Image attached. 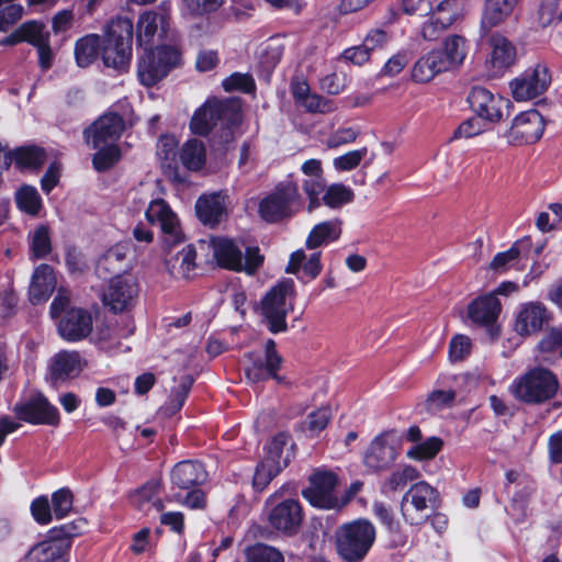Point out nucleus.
Returning a JSON list of instances; mask_svg holds the SVG:
<instances>
[{
  "mask_svg": "<svg viewBox=\"0 0 562 562\" xmlns=\"http://www.w3.org/2000/svg\"><path fill=\"white\" fill-rule=\"evenodd\" d=\"M240 123L241 106L238 100L210 99L195 110L190 121V130L200 136L216 131L221 143L227 144L234 139V131Z\"/></svg>",
  "mask_w": 562,
  "mask_h": 562,
  "instance_id": "1",
  "label": "nucleus"
},
{
  "mask_svg": "<svg viewBox=\"0 0 562 562\" xmlns=\"http://www.w3.org/2000/svg\"><path fill=\"white\" fill-rule=\"evenodd\" d=\"M376 539L374 525L364 518L342 524L335 531L338 557L345 562H362Z\"/></svg>",
  "mask_w": 562,
  "mask_h": 562,
  "instance_id": "2",
  "label": "nucleus"
},
{
  "mask_svg": "<svg viewBox=\"0 0 562 562\" xmlns=\"http://www.w3.org/2000/svg\"><path fill=\"white\" fill-rule=\"evenodd\" d=\"M559 387L555 373L543 367H536L517 376L509 385V392L526 404H542L553 398Z\"/></svg>",
  "mask_w": 562,
  "mask_h": 562,
  "instance_id": "3",
  "label": "nucleus"
},
{
  "mask_svg": "<svg viewBox=\"0 0 562 562\" xmlns=\"http://www.w3.org/2000/svg\"><path fill=\"white\" fill-rule=\"evenodd\" d=\"M133 22L126 16L113 19L106 26L102 58L108 67L124 69L132 58Z\"/></svg>",
  "mask_w": 562,
  "mask_h": 562,
  "instance_id": "4",
  "label": "nucleus"
},
{
  "mask_svg": "<svg viewBox=\"0 0 562 562\" xmlns=\"http://www.w3.org/2000/svg\"><path fill=\"white\" fill-rule=\"evenodd\" d=\"M294 282L285 279L270 289L261 300V315L272 334L288 329L286 316L293 311Z\"/></svg>",
  "mask_w": 562,
  "mask_h": 562,
  "instance_id": "5",
  "label": "nucleus"
},
{
  "mask_svg": "<svg viewBox=\"0 0 562 562\" xmlns=\"http://www.w3.org/2000/svg\"><path fill=\"white\" fill-rule=\"evenodd\" d=\"M301 206L297 184L292 180L278 183L273 191L259 203V215L269 223H277L292 217Z\"/></svg>",
  "mask_w": 562,
  "mask_h": 562,
  "instance_id": "6",
  "label": "nucleus"
},
{
  "mask_svg": "<svg viewBox=\"0 0 562 562\" xmlns=\"http://www.w3.org/2000/svg\"><path fill=\"white\" fill-rule=\"evenodd\" d=\"M211 247L218 266L228 270L245 271L251 276L263 262V256L260 255L258 247L246 248L244 256L240 246L226 237L213 238Z\"/></svg>",
  "mask_w": 562,
  "mask_h": 562,
  "instance_id": "7",
  "label": "nucleus"
},
{
  "mask_svg": "<svg viewBox=\"0 0 562 562\" xmlns=\"http://www.w3.org/2000/svg\"><path fill=\"white\" fill-rule=\"evenodd\" d=\"M180 61L178 49L171 46H159L155 49L145 48L139 58L137 76L143 86L153 87Z\"/></svg>",
  "mask_w": 562,
  "mask_h": 562,
  "instance_id": "8",
  "label": "nucleus"
},
{
  "mask_svg": "<svg viewBox=\"0 0 562 562\" xmlns=\"http://www.w3.org/2000/svg\"><path fill=\"white\" fill-rule=\"evenodd\" d=\"M337 485L338 476L334 472L317 470L310 476V485L302 491V495L316 508L340 509L349 502V497H338Z\"/></svg>",
  "mask_w": 562,
  "mask_h": 562,
  "instance_id": "9",
  "label": "nucleus"
},
{
  "mask_svg": "<svg viewBox=\"0 0 562 562\" xmlns=\"http://www.w3.org/2000/svg\"><path fill=\"white\" fill-rule=\"evenodd\" d=\"M438 493L436 488L425 481L413 484L403 495L401 501V513L404 520L418 526L429 517L428 509L437 506Z\"/></svg>",
  "mask_w": 562,
  "mask_h": 562,
  "instance_id": "10",
  "label": "nucleus"
},
{
  "mask_svg": "<svg viewBox=\"0 0 562 562\" xmlns=\"http://www.w3.org/2000/svg\"><path fill=\"white\" fill-rule=\"evenodd\" d=\"M468 101L473 112L490 122H499L510 114L512 102L483 87L472 88Z\"/></svg>",
  "mask_w": 562,
  "mask_h": 562,
  "instance_id": "11",
  "label": "nucleus"
},
{
  "mask_svg": "<svg viewBox=\"0 0 562 562\" xmlns=\"http://www.w3.org/2000/svg\"><path fill=\"white\" fill-rule=\"evenodd\" d=\"M13 412L20 420L32 425L57 426L60 419L57 407L41 393L18 402Z\"/></svg>",
  "mask_w": 562,
  "mask_h": 562,
  "instance_id": "12",
  "label": "nucleus"
},
{
  "mask_svg": "<svg viewBox=\"0 0 562 562\" xmlns=\"http://www.w3.org/2000/svg\"><path fill=\"white\" fill-rule=\"evenodd\" d=\"M551 83V74L544 64H537L510 82L516 101H528L542 94Z\"/></svg>",
  "mask_w": 562,
  "mask_h": 562,
  "instance_id": "13",
  "label": "nucleus"
},
{
  "mask_svg": "<svg viewBox=\"0 0 562 562\" xmlns=\"http://www.w3.org/2000/svg\"><path fill=\"white\" fill-rule=\"evenodd\" d=\"M138 284L131 274H119L110 280L103 293V302L113 312H123L131 308L138 296Z\"/></svg>",
  "mask_w": 562,
  "mask_h": 562,
  "instance_id": "14",
  "label": "nucleus"
},
{
  "mask_svg": "<svg viewBox=\"0 0 562 562\" xmlns=\"http://www.w3.org/2000/svg\"><path fill=\"white\" fill-rule=\"evenodd\" d=\"M543 131L542 115L537 110H529L515 116L505 137L509 144L515 146L532 144L541 138Z\"/></svg>",
  "mask_w": 562,
  "mask_h": 562,
  "instance_id": "15",
  "label": "nucleus"
},
{
  "mask_svg": "<svg viewBox=\"0 0 562 562\" xmlns=\"http://www.w3.org/2000/svg\"><path fill=\"white\" fill-rule=\"evenodd\" d=\"M125 130L123 117L114 112L101 115L88 128L85 130V138L92 148L115 144Z\"/></svg>",
  "mask_w": 562,
  "mask_h": 562,
  "instance_id": "16",
  "label": "nucleus"
},
{
  "mask_svg": "<svg viewBox=\"0 0 562 562\" xmlns=\"http://www.w3.org/2000/svg\"><path fill=\"white\" fill-rule=\"evenodd\" d=\"M303 521V512L300 503L288 498L274 505L268 515L269 526L285 536L295 535Z\"/></svg>",
  "mask_w": 562,
  "mask_h": 562,
  "instance_id": "17",
  "label": "nucleus"
},
{
  "mask_svg": "<svg viewBox=\"0 0 562 562\" xmlns=\"http://www.w3.org/2000/svg\"><path fill=\"white\" fill-rule=\"evenodd\" d=\"M145 216L150 224L160 227L166 241L177 243L182 239L179 217L165 200H153L145 212Z\"/></svg>",
  "mask_w": 562,
  "mask_h": 562,
  "instance_id": "18",
  "label": "nucleus"
},
{
  "mask_svg": "<svg viewBox=\"0 0 562 562\" xmlns=\"http://www.w3.org/2000/svg\"><path fill=\"white\" fill-rule=\"evenodd\" d=\"M396 442L391 432L376 436L364 454V463L372 470L389 468L397 458Z\"/></svg>",
  "mask_w": 562,
  "mask_h": 562,
  "instance_id": "19",
  "label": "nucleus"
},
{
  "mask_svg": "<svg viewBox=\"0 0 562 562\" xmlns=\"http://www.w3.org/2000/svg\"><path fill=\"white\" fill-rule=\"evenodd\" d=\"M92 330V316L83 308H70L58 323V333L67 341L86 338Z\"/></svg>",
  "mask_w": 562,
  "mask_h": 562,
  "instance_id": "20",
  "label": "nucleus"
},
{
  "mask_svg": "<svg viewBox=\"0 0 562 562\" xmlns=\"http://www.w3.org/2000/svg\"><path fill=\"white\" fill-rule=\"evenodd\" d=\"M519 3L508 0H483V7L480 18L481 37L504 24L514 13Z\"/></svg>",
  "mask_w": 562,
  "mask_h": 562,
  "instance_id": "21",
  "label": "nucleus"
},
{
  "mask_svg": "<svg viewBox=\"0 0 562 562\" xmlns=\"http://www.w3.org/2000/svg\"><path fill=\"white\" fill-rule=\"evenodd\" d=\"M548 319L549 313L542 303L528 302L517 313L515 330L520 336H528L540 331Z\"/></svg>",
  "mask_w": 562,
  "mask_h": 562,
  "instance_id": "22",
  "label": "nucleus"
},
{
  "mask_svg": "<svg viewBox=\"0 0 562 562\" xmlns=\"http://www.w3.org/2000/svg\"><path fill=\"white\" fill-rule=\"evenodd\" d=\"M195 213L204 225L214 227L226 216L225 195L221 192L202 194L195 202Z\"/></svg>",
  "mask_w": 562,
  "mask_h": 562,
  "instance_id": "23",
  "label": "nucleus"
},
{
  "mask_svg": "<svg viewBox=\"0 0 562 562\" xmlns=\"http://www.w3.org/2000/svg\"><path fill=\"white\" fill-rule=\"evenodd\" d=\"M171 482L180 490L202 485L207 480V472L202 463L193 460L178 462L171 471Z\"/></svg>",
  "mask_w": 562,
  "mask_h": 562,
  "instance_id": "24",
  "label": "nucleus"
},
{
  "mask_svg": "<svg viewBox=\"0 0 562 562\" xmlns=\"http://www.w3.org/2000/svg\"><path fill=\"white\" fill-rule=\"evenodd\" d=\"M83 361L77 351L57 352L49 362V373L55 382L77 376L83 369Z\"/></svg>",
  "mask_w": 562,
  "mask_h": 562,
  "instance_id": "25",
  "label": "nucleus"
},
{
  "mask_svg": "<svg viewBox=\"0 0 562 562\" xmlns=\"http://www.w3.org/2000/svg\"><path fill=\"white\" fill-rule=\"evenodd\" d=\"M501 302L495 293H488L474 300L468 307L469 318L481 326L493 325L499 313Z\"/></svg>",
  "mask_w": 562,
  "mask_h": 562,
  "instance_id": "26",
  "label": "nucleus"
},
{
  "mask_svg": "<svg viewBox=\"0 0 562 562\" xmlns=\"http://www.w3.org/2000/svg\"><path fill=\"white\" fill-rule=\"evenodd\" d=\"M342 224L344 222L339 217L317 223L310 231L305 240V247L314 250L337 241L342 233Z\"/></svg>",
  "mask_w": 562,
  "mask_h": 562,
  "instance_id": "27",
  "label": "nucleus"
},
{
  "mask_svg": "<svg viewBox=\"0 0 562 562\" xmlns=\"http://www.w3.org/2000/svg\"><path fill=\"white\" fill-rule=\"evenodd\" d=\"M56 288L54 270L46 263L40 265L33 272L29 288L30 301L40 304L48 300Z\"/></svg>",
  "mask_w": 562,
  "mask_h": 562,
  "instance_id": "28",
  "label": "nucleus"
},
{
  "mask_svg": "<svg viewBox=\"0 0 562 562\" xmlns=\"http://www.w3.org/2000/svg\"><path fill=\"white\" fill-rule=\"evenodd\" d=\"M449 71L440 55V49H432L423 55L414 64L412 78L419 83H426L432 80L437 75Z\"/></svg>",
  "mask_w": 562,
  "mask_h": 562,
  "instance_id": "29",
  "label": "nucleus"
},
{
  "mask_svg": "<svg viewBox=\"0 0 562 562\" xmlns=\"http://www.w3.org/2000/svg\"><path fill=\"white\" fill-rule=\"evenodd\" d=\"M490 61L494 68H508L515 63L516 47L503 34L493 33L488 38Z\"/></svg>",
  "mask_w": 562,
  "mask_h": 562,
  "instance_id": "30",
  "label": "nucleus"
},
{
  "mask_svg": "<svg viewBox=\"0 0 562 562\" xmlns=\"http://www.w3.org/2000/svg\"><path fill=\"white\" fill-rule=\"evenodd\" d=\"M168 14L165 12L147 11L140 14L137 22V40L140 45L151 44L154 36L160 30L166 33Z\"/></svg>",
  "mask_w": 562,
  "mask_h": 562,
  "instance_id": "31",
  "label": "nucleus"
},
{
  "mask_svg": "<svg viewBox=\"0 0 562 562\" xmlns=\"http://www.w3.org/2000/svg\"><path fill=\"white\" fill-rule=\"evenodd\" d=\"M130 248L125 244H116L108 249L97 262V272L99 274L120 273L130 268L127 254Z\"/></svg>",
  "mask_w": 562,
  "mask_h": 562,
  "instance_id": "32",
  "label": "nucleus"
},
{
  "mask_svg": "<svg viewBox=\"0 0 562 562\" xmlns=\"http://www.w3.org/2000/svg\"><path fill=\"white\" fill-rule=\"evenodd\" d=\"M69 548L68 542L57 541L53 535L34 544L25 554L24 562H55Z\"/></svg>",
  "mask_w": 562,
  "mask_h": 562,
  "instance_id": "33",
  "label": "nucleus"
},
{
  "mask_svg": "<svg viewBox=\"0 0 562 562\" xmlns=\"http://www.w3.org/2000/svg\"><path fill=\"white\" fill-rule=\"evenodd\" d=\"M468 54V45L464 36L452 34L446 37L443 48L440 49L441 58L450 70L461 66Z\"/></svg>",
  "mask_w": 562,
  "mask_h": 562,
  "instance_id": "34",
  "label": "nucleus"
},
{
  "mask_svg": "<svg viewBox=\"0 0 562 562\" xmlns=\"http://www.w3.org/2000/svg\"><path fill=\"white\" fill-rule=\"evenodd\" d=\"M321 256V251H316L306 258L304 250L299 249L291 254L285 271L296 274L302 269L310 279H316L323 269Z\"/></svg>",
  "mask_w": 562,
  "mask_h": 562,
  "instance_id": "35",
  "label": "nucleus"
},
{
  "mask_svg": "<svg viewBox=\"0 0 562 562\" xmlns=\"http://www.w3.org/2000/svg\"><path fill=\"white\" fill-rule=\"evenodd\" d=\"M180 160L191 171L201 170L206 161V149L202 140L188 139L181 147Z\"/></svg>",
  "mask_w": 562,
  "mask_h": 562,
  "instance_id": "36",
  "label": "nucleus"
},
{
  "mask_svg": "<svg viewBox=\"0 0 562 562\" xmlns=\"http://www.w3.org/2000/svg\"><path fill=\"white\" fill-rule=\"evenodd\" d=\"M159 488L160 483L158 481L147 482L132 496L133 504L143 510H148L150 507L155 508L156 512L162 510L164 503L158 497Z\"/></svg>",
  "mask_w": 562,
  "mask_h": 562,
  "instance_id": "37",
  "label": "nucleus"
},
{
  "mask_svg": "<svg viewBox=\"0 0 562 562\" xmlns=\"http://www.w3.org/2000/svg\"><path fill=\"white\" fill-rule=\"evenodd\" d=\"M100 52V37L97 34H89L76 42L75 57L79 67H88L98 57Z\"/></svg>",
  "mask_w": 562,
  "mask_h": 562,
  "instance_id": "38",
  "label": "nucleus"
},
{
  "mask_svg": "<svg viewBox=\"0 0 562 562\" xmlns=\"http://www.w3.org/2000/svg\"><path fill=\"white\" fill-rule=\"evenodd\" d=\"M355 193L352 189L344 183H333L325 188L321 198V204L329 209L337 210L353 201Z\"/></svg>",
  "mask_w": 562,
  "mask_h": 562,
  "instance_id": "39",
  "label": "nucleus"
},
{
  "mask_svg": "<svg viewBox=\"0 0 562 562\" xmlns=\"http://www.w3.org/2000/svg\"><path fill=\"white\" fill-rule=\"evenodd\" d=\"M12 155V161L21 169H38L46 159L45 150L37 146H24L16 148Z\"/></svg>",
  "mask_w": 562,
  "mask_h": 562,
  "instance_id": "40",
  "label": "nucleus"
},
{
  "mask_svg": "<svg viewBox=\"0 0 562 562\" xmlns=\"http://www.w3.org/2000/svg\"><path fill=\"white\" fill-rule=\"evenodd\" d=\"M429 13L441 16L453 25L464 16V0H436Z\"/></svg>",
  "mask_w": 562,
  "mask_h": 562,
  "instance_id": "41",
  "label": "nucleus"
},
{
  "mask_svg": "<svg viewBox=\"0 0 562 562\" xmlns=\"http://www.w3.org/2000/svg\"><path fill=\"white\" fill-rule=\"evenodd\" d=\"M289 440L290 436L284 432L276 435L267 445V457L263 461L273 462L280 465L281 470L285 468L290 461V454L285 453L284 456V448L289 443Z\"/></svg>",
  "mask_w": 562,
  "mask_h": 562,
  "instance_id": "42",
  "label": "nucleus"
},
{
  "mask_svg": "<svg viewBox=\"0 0 562 562\" xmlns=\"http://www.w3.org/2000/svg\"><path fill=\"white\" fill-rule=\"evenodd\" d=\"M245 562H284L283 554L274 547L255 543L245 549Z\"/></svg>",
  "mask_w": 562,
  "mask_h": 562,
  "instance_id": "43",
  "label": "nucleus"
},
{
  "mask_svg": "<svg viewBox=\"0 0 562 562\" xmlns=\"http://www.w3.org/2000/svg\"><path fill=\"white\" fill-rule=\"evenodd\" d=\"M442 448V440L438 437H429L423 442H417L407 450L406 457L416 461L430 460Z\"/></svg>",
  "mask_w": 562,
  "mask_h": 562,
  "instance_id": "44",
  "label": "nucleus"
},
{
  "mask_svg": "<svg viewBox=\"0 0 562 562\" xmlns=\"http://www.w3.org/2000/svg\"><path fill=\"white\" fill-rule=\"evenodd\" d=\"M192 384L193 379L190 375H187L181 380L178 387L172 391L168 402L162 407L165 415L172 416L182 408Z\"/></svg>",
  "mask_w": 562,
  "mask_h": 562,
  "instance_id": "45",
  "label": "nucleus"
},
{
  "mask_svg": "<svg viewBox=\"0 0 562 562\" xmlns=\"http://www.w3.org/2000/svg\"><path fill=\"white\" fill-rule=\"evenodd\" d=\"M330 418V409L321 407L307 415L302 424V429L308 437H315L327 427Z\"/></svg>",
  "mask_w": 562,
  "mask_h": 562,
  "instance_id": "46",
  "label": "nucleus"
},
{
  "mask_svg": "<svg viewBox=\"0 0 562 562\" xmlns=\"http://www.w3.org/2000/svg\"><path fill=\"white\" fill-rule=\"evenodd\" d=\"M92 164L95 170L105 171L114 166L121 157V150L116 144H108L97 148Z\"/></svg>",
  "mask_w": 562,
  "mask_h": 562,
  "instance_id": "47",
  "label": "nucleus"
},
{
  "mask_svg": "<svg viewBox=\"0 0 562 562\" xmlns=\"http://www.w3.org/2000/svg\"><path fill=\"white\" fill-rule=\"evenodd\" d=\"M427 19L420 25V36L428 42L437 41L452 25L434 13L426 14Z\"/></svg>",
  "mask_w": 562,
  "mask_h": 562,
  "instance_id": "48",
  "label": "nucleus"
},
{
  "mask_svg": "<svg viewBox=\"0 0 562 562\" xmlns=\"http://www.w3.org/2000/svg\"><path fill=\"white\" fill-rule=\"evenodd\" d=\"M31 251L35 259L47 256L52 250L49 231L46 226H38L30 236Z\"/></svg>",
  "mask_w": 562,
  "mask_h": 562,
  "instance_id": "49",
  "label": "nucleus"
},
{
  "mask_svg": "<svg viewBox=\"0 0 562 562\" xmlns=\"http://www.w3.org/2000/svg\"><path fill=\"white\" fill-rule=\"evenodd\" d=\"M303 190L308 199V211L312 212L313 210L321 206V194L324 193L326 188V180L324 176L318 177H312V178H305L303 180Z\"/></svg>",
  "mask_w": 562,
  "mask_h": 562,
  "instance_id": "50",
  "label": "nucleus"
},
{
  "mask_svg": "<svg viewBox=\"0 0 562 562\" xmlns=\"http://www.w3.org/2000/svg\"><path fill=\"white\" fill-rule=\"evenodd\" d=\"M18 206L31 214L35 215L41 207V196L34 187L24 186L16 192Z\"/></svg>",
  "mask_w": 562,
  "mask_h": 562,
  "instance_id": "51",
  "label": "nucleus"
},
{
  "mask_svg": "<svg viewBox=\"0 0 562 562\" xmlns=\"http://www.w3.org/2000/svg\"><path fill=\"white\" fill-rule=\"evenodd\" d=\"M44 24L37 21H27L21 24L18 30L23 42L37 46L49 38V34L44 32Z\"/></svg>",
  "mask_w": 562,
  "mask_h": 562,
  "instance_id": "52",
  "label": "nucleus"
},
{
  "mask_svg": "<svg viewBox=\"0 0 562 562\" xmlns=\"http://www.w3.org/2000/svg\"><path fill=\"white\" fill-rule=\"evenodd\" d=\"M134 333V326H131L126 329H124L122 333H119L116 328H111L109 326L104 328H100L98 331V344L100 345V348L112 351L113 349H116L120 345L119 338L120 337H127Z\"/></svg>",
  "mask_w": 562,
  "mask_h": 562,
  "instance_id": "53",
  "label": "nucleus"
},
{
  "mask_svg": "<svg viewBox=\"0 0 562 562\" xmlns=\"http://www.w3.org/2000/svg\"><path fill=\"white\" fill-rule=\"evenodd\" d=\"M419 475V471L416 468L407 464L392 472L385 481V486L391 491H396L405 486L408 482L417 480Z\"/></svg>",
  "mask_w": 562,
  "mask_h": 562,
  "instance_id": "54",
  "label": "nucleus"
},
{
  "mask_svg": "<svg viewBox=\"0 0 562 562\" xmlns=\"http://www.w3.org/2000/svg\"><path fill=\"white\" fill-rule=\"evenodd\" d=\"M72 503L74 495L70 490L63 487L54 492L52 495V508L55 517L57 519L66 517L72 508Z\"/></svg>",
  "mask_w": 562,
  "mask_h": 562,
  "instance_id": "55",
  "label": "nucleus"
},
{
  "mask_svg": "<svg viewBox=\"0 0 562 562\" xmlns=\"http://www.w3.org/2000/svg\"><path fill=\"white\" fill-rule=\"evenodd\" d=\"M521 256L520 243H515L505 251L494 256L490 263L491 269L495 271H505L510 268Z\"/></svg>",
  "mask_w": 562,
  "mask_h": 562,
  "instance_id": "56",
  "label": "nucleus"
},
{
  "mask_svg": "<svg viewBox=\"0 0 562 562\" xmlns=\"http://www.w3.org/2000/svg\"><path fill=\"white\" fill-rule=\"evenodd\" d=\"M225 0H182L183 10L187 14L201 16L215 12L222 7Z\"/></svg>",
  "mask_w": 562,
  "mask_h": 562,
  "instance_id": "57",
  "label": "nucleus"
},
{
  "mask_svg": "<svg viewBox=\"0 0 562 562\" xmlns=\"http://www.w3.org/2000/svg\"><path fill=\"white\" fill-rule=\"evenodd\" d=\"M454 398L456 392L452 390H435L428 395L425 406L429 413H437L442 408L451 406Z\"/></svg>",
  "mask_w": 562,
  "mask_h": 562,
  "instance_id": "58",
  "label": "nucleus"
},
{
  "mask_svg": "<svg viewBox=\"0 0 562 562\" xmlns=\"http://www.w3.org/2000/svg\"><path fill=\"white\" fill-rule=\"evenodd\" d=\"M225 91H243L249 93L255 88L254 79L248 74L234 72L223 80L222 83Z\"/></svg>",
  "mask_w": 562,
  "mask_h": 562,
  "instance_id": "59",
  "label": "nucleus"
},
{
  "mask_svg": "<svg viewBox=\"0 0 562 562\" xmlns=\"http://www.w3.org/2000/svg\"><path fill=\"white\" fill-rule=\"evenodd\" d=\"M368 149L366 147L350 150L334 159L333 165L336 170L349 171L358 167L361 160L367 156Z\"/></svg>",
  "mask_w": 562,
  "mask_h": 562,
  "instance_id": "60",
  "label": "nucleus"
},
{
  "mask_svg": "<svg viewBox=\"0 0 562 562\" xmlns=\"http://www.w3.org/2000/svg\"><path fill=\"white\" fill-rule=\"evenodd\" d=\"M280 465L273 462L262 461L258 464L254 475V486L258 490H263L269 482L280 473Z\"/></svg>",
  "mask_w": 562,
  "mask_h": 562,
  "instance_id": "61",
  "label": "nucleus"
},
{
  "mask_svg": "<svg viewBox=\"0 0 562 562\" xmlns=\"http://www.w3.org/2000/svg\"><path fill=\"white\" fill-rule=\"evenodd\" d=\"M372 512L389 532H400V522L395 519L392 509L389 506L384 503L375 502L372 505Z\"/></svg>",
  "mask_w": 562,
  "mask_h": 562,
  "instance_id": "62",
  "label": "nucleus"
},
{
  "mask_svg": "<svg viewBox=\"0 0 562 562\" xmlns=\"http://www.w3.org/2000/svg\"><path fill=\"white\" fill-rule=\"evenodd\" d=\"M471 339L465 335H456L449 344V358L452 362L463 360L471 351Z\"/></svg>",
  "mask_w": 562,
  "mask_h": 562,
  "instance_id": "63",
  "label": "nucleus"
},
{
  "mask_svg": "<svg viewBox=\"0 0 562 562\" xmlns=\"http://www.w3.org/2000/svg\"><path fill=\"white\" fill-rule=\"evenodd\" d=\"M283 56V46L274 41L267 43L260 53V64L268 70L273 69Z\"/></svg>",
  "mask_w": 562,
  "mask_h": 562,
  "instance_id": "64",
  "label": "nucleus"
}]
</instances>
